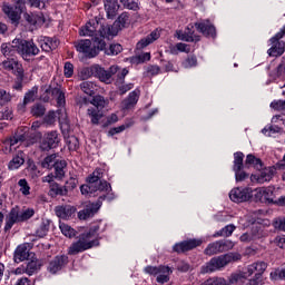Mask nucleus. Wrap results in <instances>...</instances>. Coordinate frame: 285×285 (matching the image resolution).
I'll return each mask as SVG.
<instances>
[{
  "label": "nucleus",
  "mask_w": 285,
  "mask_h": 285,
  "mask_svg": "<svg viewBox=\"0 0 285 285\" xmlns=\"http://www.w3.org/2000/svg\"><path fill=\"white\" fill-rule=\"evenodd\" d=\"M104 174L101 173V169H96L88 178H87V185L80 186V193L81 195H85L86 197H97L99 193H110L112 190V187L110 184L104 179Z\"/></svg>",
  "instance_id": "nucleus-1"
},
{
  "label": "nucleus",
  "mask_w": 285,
  "mask_h": 285,
  "mask_svg": "<svg viewBox=\"0 0 285 285\" xmlns=\"http://www.w3.org/2000/svg\"><path fill=\"white\" fill-rule=\"evenodd\" d=\"M90 104L92 107H89L87 109V115L91 119V124L98 125L99 121L101 120V117H104V109L106 106H108V100L104 98V96H94L91 100L87 98H82L80 100V107L83 108V106H88Z\"/></svg>",
  "instance_id": "nucleus-2"
},
{
  "label": "nucleus",
  "mask_w": 285,
  "mask_h": 285,
  "mask_svg": "<svg viewBox=\"0 0 285 285\" xmlns=\"http://www.w3.org/2000/svg\"><path fill=\"white\" fill-rule=\"evenodd\" d=\"M97 230H99V227H95L94 229L81 234L78 237V240L72 243L69 247V255H79V253H83V250H89V248H94V246H99V240L95 239Z\"/></svg>",
  "instance_id": "nucleus-3"
},
{
  "label": "nucleus",
  "mask_w": 285,
  "mask_h": 285,
  "mask_svg": "<svg viewBox=\"0 0 285 285\" xmlns=\"http://www.w3.org/2000/svg\"><path fill=\"white\" fill-rule=\"evenodd\" d=\"M239 259H242V255L237 253H228L213 257L209 262L202 266L200 273L206 275V273H215V271H222V268H226L228 264H233V262H239Z\"/></svg>",
  "instance_id": "nucleus-4"
},
{
  "label": "nucleus",
  "mask_w": 285,
  "mask_h": 285,
  "mask_svg": "<svg viewBox=\"0 0 285 285\" xmlns=\"http://www.w3.org/2000/svg\"><path fill=\"white\" fill-rule=\"evenodd\" d=\"M75 48L78 52H82L85 57H88V59H92L99 55L100 50H106V41L95 37L92 47V41L88 39L78 40L75 42Z\"/></svg>",
  "instance_id": "nucleus-5"
},
{
  "label": "nucleus",
  "mask_w": 285,
  "mask_h": 285,
  "mask_svg": "<svg viewBox=\"0 0 285 285\" xmlns=\"http://www.w3.org/2000/svg\"><path fill=\"white\" fill-rule=\"evenodd\" d=\"M13 46L18 52L22 57L24 61H30V57H37L39 55V47L32 40L26 39H13Z\"/></svg>",
  "instance_id": "nucleus-6"
},
{
  "label": "nucleus",
  "mask_w": 285,
  "mask_h": 285,
  "mask_svg": "<svg viewBox=\"0 0 285 285\" xmlns=\"http://www.w3.org/2000/svg\"><path fill=\"white\" fill-rule=\"evenodd\" d=\"M106 198L109 199V202L112 199V197L104 194L99 196L96 203H86L85 208L78 213V218L81 220H86L90 219L91 217H95V215L99 213V208H101V205L104 204V200Z\"/></svg>",
  "instance_id": "nucleus-7"
},
{
  "label": "nucleus",
  "mask_w": 285,
  "mask_h": 285,
  "mask_svg": "<svg viewBox=\"0 0 285 285\" xmlns=\"http://www.w3.org/2000/svg\"><path fill=\"white\" fill-rule=\"evenodd\" d=\"M94 77H97L102 83H112V77L119 72V66L112 65L109 69H105L99 65L92 66Z\"/></svg>",
  "instance_id": "nucleus-8"
},
{
  "label": "nucleus",
  "mask_w": 285,
  "mask_h": 285,
  "mask_svg": "<svg viewBox=\"0 0 285 285\" xmlns=\"http://www.w3.org/2000/svg\"><path fill=\"white\" fill-rule=\"evenodd\" d=\"M23 10H26V4L23 3L14 6L4 3L2 6V12H4V14L8 17L10 23L16 27L19 26L21 21V14L23 13Z\"/></svg>",
  "instance_id": "nucleus-9"
},
{
  "label": "nucleus",
  "mask_w": 285,
  "mask_h": 285,
  "mask_svg": "<svg viewBox=\"0 0 285 285\" xmlns=\"http://www.w3.org/2000/svg\"><path fill=\"white\" fill-rule=\"evenodd\" d=\"M243 169H244V153L237 151L234 154V167H233L236 181H244V179H248V174Z\"/></svg>",
  "instance_id": "nucleus-10"
},
{
  "label": "nucleus",
  "mask_w": 285,
  "mask_h": 285,
  "mask_svg": "<svg viewBox=\"0 0 285 285\" xmlns=\"http://www.w3.org/2000/svg\"><path fill=\"white\" fill-rule=\"evenodd\" d=\"M59 146V132L50 131L45 135L43 139L40 141L39 148L42 153H48L52 150V148H57Z\"/></svg>",
  "instance_id": "nucleus-11"
},
{
  "label": "nucleus",
  "mask_w": 285,
  "mask_h": 285,
  "mask_svg": "<svg viewBox=\"0 0 285 285\" xmlns=\"http://www.w3.org/2000/svg\"><path fill=\"white\" fill-rule=\"evenodd\" d=\"M250 197H253V190L250 188H234L229 193V199L236 204L248 202Z\"/></svg>",
  "instance_id": "nucleus-12"
},
{
  "label": "nucleus",
  "mask_w": 285,
  "mask_h": 285,
  "mask_svg": "<svg viewBox=\"0 0 285 285\" xmlns=\"http://www.w3.org/2000/svg\"><path fill=\"white\" fill-rule=\"evenodd\" d=\"M1 67L3 70H8V72H13L16 77H21L23 72V65L17 58H7L2 61Z\"/></svg>",
  "instance_id": "nucleus-13"
},
{
  "label": "nucleus",
  "mask_w": 285,
  "mask_h": 285,
  "mask_svg": "<svg viewBox=\"0 0 285 285\" xmlns=\"http://www.w3.org/2000/svg\"><path fill=\"white\" fill-rule=\"evenodd\" d=\"M267 268L268 263L258 261L247 266V272L245 273V275H248V277H250V275H255L254 277L262 278Z\"/></svg>",
  "instance_id": "nucleus-14"
},
{
  "label": "nucleus",
  "mask_w": 285,
  "mask_h": 285,
  "mask_svg": "<svg viewBox=\"0 0 285 285\" xmlns=\"http://www.w3.org/2000/svg\"><path fill=\"white\" fill-rule=\"evenodd\" d=\"M197 246H202V240L189 239L175 244L173 250L174 253H187V250H193V248H197Z\"/></svg>",
  "instance_id": "nucleus-15"
},
{
  "label": "nucleus",
  "mask_w": 285,
  "mask_h": 285,
  "mask_svg": "<svg viewBox=\"0 0 285 285\" xmlns=\"http://www.w3.org/2000/svg\"><path fill=\"white\" fill-rule=\"evenodd\" d=\"M68 264V256H56L52 261H50L48 271L52 275H56V273H59L61 268H65V266Z\"/></svg>",
  "instance_id": "nucleus-16"
},
{
  "label": "nucleus",
  "mask_w": 285,
  "mask_h": 285,
  "mask_svg": "<svg viewBox=\"0 0 285 285\" xmlns=\"http://www.w3.org/2000/svg\"><path fill=\"white\" fill-rule=\"evenodd\" d=\"M195 28L198 30V32H202V35H204L205 37L215 38L217 35L215 26H213L208 20L203 22H196Z\"/></svg>",
  "instance_id": "nucleus-17"
},
{
  "label": "nucleus",
  "mask_w": 285,
  "mask_h": 285,
  "mask_svg": "<svg viewBox=\"0 0 285 285\" xmlns=\"http://www.w3.org/2000/svg\"><path fill=\"white\" fill-rule=\"evenodd\" d=\"M75 213H77V208L70 205H60L55 207V214L59 219H70Z\"/></svg>",
  "instance_id": "nucleus-18"
},
{
  "label": "nucleus",
  "mask_w": 285,
  "mask_h": 285,
  "mask_svg": "<svg viewBox=\"0 0 285 285\" xmlns=\"http://www.w3.org/2000/svg\"><path fill=\"white\" fill-rule=\"evenodd\" d=\"M39 46L43 52H52L59 48V41L57 38L43 37L40 38Z\"/></svg>",
  "instance_id": "nucleus-19"
},
{
  "label": "nucleus",
  "mask_w": 285,
  "mask_h": 285,
  "mask_svg": "<svg viewBox=\"0 0 285 285\" xmlns=\"http://www.w3.org/2000/svg\"><path fill=\"white\" fill-rule=\"evenodd\" d=\"M98 39H108V37H117L119 28L117 24H102L99 29Z\"/></svg>",
  "instance_id": "nucleus-20"
},
{
  "label": "nucleus",
  "mask_w": 285,
  "mask_h": 285,
  "mask_svg": "<svg viewBox=\"0 0 285 285\" xmlns=\"http://www.w3.org/2000/svg\"><path fill=\"white\" fill-rule=\"evenodd\" d=\"M98 28H99V21L91 20L80 29V37H94L95 39V37H99V35H97Z\"/></svg>",
  "instance_id": "nucleus-21"
},
{
  "label": "nucleus",
  "mask_w": 285,
  "mask_h": 285,
  "mask_svg": "<svg viewBox=\"0 0 285 285\" xmlns=\"http://www.w3.org/2000/svg\"><path fill=\"white\" fill-rule=\"evenodd\" d=\"M20 223H21V216H20L19 208L17 207L12 208L9 215L7 216L4 230L8 232L14 226V224H20Z\"/></svg>",
  "instance_id": "nucleus-22"
},
{
  "label": "nucleus",
  "mask_w": 285,
  "mask_h": 285,
  "mask_svg": "<svg viewBox=\"0 0 285 285\" xmlns=\"http://www.w3.org/2000/svg\"><path fill=\"white\" fill-rule=\"evenodd\" d=\"M30 257V249H28V244L19 245L13 255V259L16 264H20V262H26Z\"/></svg>",
  "instance_id": "nucleus-23"
},
{
  "label": "nucleus",
  "mask_w": 285,
  "mask_h": 285,
  "mask_svg": "<svg viewBox=\"0 0 285 285\" xmlns=\"http://www.w3.org/2000/svg\"><path fill=\"white\" fill-rule=\"evenodd\" d=\"M177 35H178V39L180 41H187V43H193V42L200 41L199 36H195V31L193 30V26L187 27L185 29V32L178 31Z\"/></svg>",
  "instance_id": "nucleus-24"
},
{
  "label": "nucleus",
  "mask_w": 285,
  "mask_h": 285,
  "mask_svg": "<svg viewBox=\"0 0 285 285\" xmlns=\"http://www.w3.org/2000/svg\"><path fill=\"white\" fill-rule=\"evenodd\" d=\"M105 10L107 12L108 19H112V17H117V12H119V1L118 0H105Z\"/></svg>",
  "instance_id": "nucleus-25"
},
{
  "label": "nucleus",
  "mask_w": 285,
  "mask_h": 285,
  "mask_svg": "<svg viewBox=\"0 0 285 285\" xmlns=\"http://www.w3.org/2000/svg\"><path fill=\"white\" fill-rule=\"evenodd\" d=\"M0 52L6 57V59H12L14 58V55H17V47H14V40H12V43L4 42L0 47Z\"/></svg>",
  "instance_id": "nucleus-26"
},
{
  "label": "nucleus",
  "mask_w": 285,
  "mask_h": 285,
  "mask_svg": "<svg viewBox=\"0 0 285 285\" xmlns=\"http://www.w3.org/2000/svg\"><path fill=\"white\" fill-rule=\"evenodd\" d=\"M139 101V94L135 90L131 91L127 99L121 102L122 110H130V108H135Z\"/></svg>",
  "instance_id": "nucleus-27"
},
{
  "label": "nucleus",
  "mask_w": 285,
  "mask_h": 285,
  "mask_svg": "<svg viewBox=\"0 0 285 285\" xmlns=\"http://www.w3.org/2000/svg\"><path fill=\"white\" fill-rule=\"evenodd\" d=\"M275 167H266L263 170H261L257 181L258 184H266V181H271L275 175Z\"/></svg>",
  "instance_id": "nucleus-28"
},
{
  "label": "nucleus",
  "mask_w": 285,
  "mask_h": 285,
  "mask_svg": "<svg viewBox=\"0 0 285 285\" xmlns=\"http://www.w3.org/2000/svg\"><path fill=\"white\" fill-rule=\"evenodd\" d=\"M160 35L159 31L155 30L150 35H148L146 38L141 39L137 43V50H141L142 48H146L147 46H150L154 41H157L159 39Z\"/></svg>",
  "instance_id": "nucleus-29"
},
{
  "label": "nucleus",
  "mask_w": 285,
  "mask_h": 285,
  "mask_svg": "<svg viewBox=\"0 0 285 285\" xmlns=\"http://www.w3.org/2000/svg\"><path fill=\"white\" fill-rule=\"evenodd\" d=\"M170 273H173V271H170V267L161 265L159 273L157 274L158 276L156 278V282H158V284H166L170 282Z\"/></svg>",
  "instance_id": "nucleus-30"
},
{
  "label": "nucleus",
  "mask_w": 285,
  "mask_h": 285,
  "mask_svg": "<svg viewBox=\"0 0 285 285\" xmlns=\"http://www.w3.org/2000/svg\"><path fill=\"white\" fill-rule=\"evenodd\" d=\"M66 195H68V193L66 191L63 186L57 183H52L50 185L49 197H66Z\"/></svg>",
  "instance_id": "nucleus-31"
},
{
  "label": "nucleus",
  "mask_w": 285,
  "mask_h": 285,
  "mask_svg": "<svg viewBox=\"0 0 285 285\" xmlns=\"http://www.w3.org/2000/svg\"><path fill=\"white\" fill-rule=\"evenodd\" d=\"M68 164L66 160H58L56 161V165H53L56 179H63L66 177V167Z\"/></svg>",
  "instance_id": "nucleus-32"
},
{
  "label": "nucleus",
  "mask_w": 285,
  "mask_h": 285,
  "mask_svg": "<svg viewBox=\"0 0 285 285\" xmlns=\"http://www.w3.org/2000/svg\"><path fill=\"white\" fill-rule=\"evenodd\" d=\"M269 57H282V53L285 52L284 42H275L273 47L268 49Z\"/></svg>",
  "instance_id": "nucleus-33"
},
{
  "label": "nucleus",
  "mask_w": 285,
  "mask_h": 285,
  "mask_svg": "<svg viewBox=\"0 0 285 285\" xmlns=\"http://www.w3.org/2000/svg\"><path fill=\"white\" fill-rule=\"evenodd\" d=\"M39 261L37 258H32L28 261L24 265V272L27 275H35L39 271Z\"/></svg>",
  "instance_id": "nucleus-34"
},
{
  "label": "nucleus",
  "mask_w": 285,
  "mask_h": 285,
  "mask_svg": "<svg viewBox=\"0 0 285 285\" xmlns=\"http://www.w3.org/2000/svg\"><path fill=\"white\" fill-rule=\"evenodd\" d=\"M80 89L82 90V92H85V95H89V97H92V95L97 92V85H95V82L92 81H83L82 83H80Z\"/></svg>",
  "instance_id": "nucleus-35"
},
{
  "label": "nucleus",
  "mask_w": 285,
  "mask_h": 285,
  "mask_svg": "<svg viewBox=\"0 0 285 285\" xmlns=\"http://www.w3.org/2000/svg\"><path fill=\"white\" fill-rule=\"evenodd\" d=\"M58 160L57 154H51L41 161V167L47 168V170H52Z\"/></svg>",
  "instance_id": "nucleus-36"
},
{
  "label": "nucleus",
  "mask_w": 285,
  "mask_h": 285,
  "mask_svg": "<svg viewBox=\"0 0 285 285\" xmlns=\"http://www.w3.org/2000/svg\"><path fill=\"white\" fill-rule=\"evenodd\" d=\"M204 253H205V255H208L209 257L222 253V245H219V240L209 244L205 248Z\"/></svg>",
  "instance_id": "nucleus-37"
},
{
  "label": "nucleus",
  "mask_w": 285,
  "mask_h": 285,
  "mask_svg": "<svg viewBox=\"0 0 285 285\" xmlns=\"http://www.w3.org/2000/svg\"><path fill=\"white\" fill-rule=\"evenodd\" d=\"M23 164H26V159L21 156H16L9 161L8 168L9 170H19Z\"/></svg>",
  "instance_id": "nucleus-38"
},
{
  "label": "nucleus",
  "mask_w": 285,
  "mask_h": 285,
  "mask_svg": "<svg viewBox=\"0 0 285 285\" xmlns=\"http://www.w3.org/2000/svg\"><path fill=\"white\" fill-rule=\"evenodd\" d=\"M245 166H254L257 170L262 169V159L253 156V154L247 155L245 160Z\"/></svg>",
  "instance_id": "nucleus-39"
},
{
  "label": "nucleus",
  "mask_w": 285,
  "mask_h": 285,
  "mask_svg": "<svg viewBox=\"0 0 285 285\" xmlns=\"http://www.w3.org/2000/svg\"><path fill=\"white\" fill-rule=\"evenodd\" d=\"M275 188L274 187H264V202L265 204H275Z\"/></svg>",
  "instance_id": "nucleus-40"
},
{
  "label": "nucleus",
  "mask_w": 285,
  "mask_h": 285,
  "mask_svg": "<svg viewBox=\"0 0 285 285\" xmlns=\"http://www.w3.org/2000/svg\"><path fill=\"white\" fill-rule=\"evenodd\" d=\"M50 230V220H42L38 229L36 230L37 237H46Z\"/></svg>",
  "instance_id": "nucleus-41"
},
{
  "label": "nucleus",
  "mask_w": 285,
  "mask_h": 285,
  "mask_svg": "<svg viewBox=\"0 0 285 285\" xmlns=\"http://www.w3.org/2000/svg\"><path fill=\"white\" fill-rule=\"evenodd\" d=\"M128 21H130V17L128 16V13L124 12L114 22V26H116V28H118V32H119V30H121V28H126V24L128 23Z\"/></svg>",
  "instance_id": "nucleus-42"
},
{
  "label": "nucleus",
  "mask_w": 285,
  "mask_h": 285,
  "mask_svg": "<svg viewBox=\"0 0 285 285\" xmlns=\"http://www.w3.org/2000/svg\"><path fill=\"white\" fill-rule=\"evenodd\" d=\"M235 225H227L223 229L215 233L214 237H230L235 233Z\"/></svg>",
  "instance_id": "nucleus-43"
},
{
  "label": "nucleus",
  "mask_w": 285,
  "mask_h": 285,
  "mask_svg": "<svg viewBox=\"0 0 285 285\" xmlns=\"http://www.w3.org/2000/svg\"><path fill=\"white\" fill-rule=\"evenodd\" d=\"M249 234L252 235L253 242L262 239V237H266V233L264 232L262 226H253Z\"/></svg>",
  "instance_id": "nucleus-44"
},
{
  "label": "nucleus",
  "mask_w": 285,
  "mask_h": 285,
  "mask_svg": "<svg viewBox=\"0 0 285 285\" xmlns=\"http://www.w3.org/2000/svg\"><path fill=\"white\" fill-rule=\"evenodd\" d=\"M102 50H105L106 55L115 57V56L119 55L124 50V48L119 43H112L109 46L108 49H106V47H105V49H102Z\"/></svg>",
  "instance_id": "nucleus-45"
},
{
  "label": "nucleus",
  "mask_w": 285,
  "mask_h": 285,
  "mask_svg": "<svg viewBox=\"0 0 285 285\" xmlns=\"http://www.w3.org/2000/svg\"><path fill=\"white\" fill-rule=\"evenodd\" d=\"M39 92V88L33 87L31 90H29L23 98L24 104H32L35 99H37V95Z\"/></svg>",
  "instance_id": "nucleus-46"
},
{
  "label": "nucleus",
  "mask_w": 285,
  "mask_h": 285,
  "mask_svg": "<svg viewBox=\"0 0 285 285\" xmlns=\"http://www.w3.org/2000/svg\"><path fill=\"white\" fill-rule=\"evenodd\" d=\"M31 115L33 117H43L46 115V107L41 104H36L31 108Z\"/></svg>",
  "instance_id": "nucleus-47"
},
{
  "label": "nucleus",
  "mask_w": 285,
  "mask_h": 285,
  "mask_svg": "<svg viewBox=\"0 0 285 285\" xmlns=\"http://www.w3.org/2000/svg\"><path fill=\"white\" fill-rule=\"evenodd\" d=\"M24 137L23 135L20 136H11L4 140V146H9V148H12L17 146L20 141H23Z\"/></svg>",
  "instance_id": "nucleus-48"
},
{
  "label": "nucleus",
  "mask_w": 285,
  "mask_h": 285,
  "mask_svg": "<svg viewBox=\"0 0 285 285\" xmlns=\"http://www.w3.org/2000/svg\"><path fill=\"white\" fill-rule=\"evenodd\" d=\"M18 186L20 187V193L24 195V197H28L30 195V185L28 184V180L26 178H22L18 181Z\"/></svg>",
  "instance_id": "nucleus-49"
},
{
  "label": "nucleus",
  "mask_w": 285,
  "mask_h": 285,
  "mask_svg": "<svg viewBox=\"0 0 285 285\" xmlns=\"http://www.w3.org/2000/svg\"><path fill=\"white\" fill-rule=\"evenodd\" d=\"M170 50H171L173 55H177V51L178 52H190V47L184 42H178Z\"/></svg>",
  "instance_id": "nucleus-50"
},
{
  "label": "nucleus",
  "mask_w": 285,
  "mask_h": 285,
  "mask_svg": "<svg viewBox=\"0 0 285 285\" xmlns=\"http://www.w3.org/2000/svg\"><path fill=\"white\" fill-rule=\"evenodd\" d=\"M35 217V209L27 208L20 212V223L28 222V219H32Z\"/></svg>",
  "instance_id": "nucleus-51"
},
{
  "label": "nucleus",
  "mask_w": 285,
  "mask_h": 285,
  "mask_svg": "<svg viewBox=\"0 0 285 285\" xmlns=\"http://www.w3.org/2000/svg\"><path fill=\"white\" fill-rule=\"evenodd\" d=\"M67 145L69 150H78L79 149V138L76 136H69L67 138Z\"/></svg>",
  "instance_id": "nucleus-52"
},
{
  "label": "nucleus",
  "mask_w": 285,
  "mask_h": 285,
  "mask_svg": "<svg viewBox=\"0 0 285 285\" xmlns=\"http://www.w3.org/2000/svg\"><path fill=\"white\" fill-rule=\"evenodd\" d=\"M60 230L65 237H75V229H72V227L69 225L60 223Z\"/></svg>",
  "instance_id": "nucleus-53"
},
{
  "label": "nucleus",
  "mask_w": 285,
  "mask_h": 285,
  "mask_svg": "<svg viewBox=\"0 0 285 285\" xmlns=\"http://www.w3.org/2000/svg\"><path fill=\"white\" fill-rule=\"evenodd\" d=\"M79 184V180L77 178H69L66 181V185L63 186L66 189V193H70V190H75L77 188V185Z\"/></svg>",
  "instance_id": "nucleus-54"
},
{
  "label": "nucleus",
  "mask_w": 285,
  "mask_h": 285,
  "mask_svg": "<svg viewBox=\"0 0 285 285\" xmlns=\"http://www.w3.org/2000/svg\"><path fill=\"white\" fill-rule=\"evenodd\" d=\"M119 2L128 10H139V4L135 0H119Z\"/></svg>",
  "instance_id": "nucleus-55"
},
{
  "label": "nucleus",
  "mask_w": 285,
  "mask_h": 285,
  "mask_svg": "<svg viewBox=\"0 0 285 285\" xmlns=\"http://www.w3.org/2000/svg\"><path fill=\"white\" fill-rule=\"evenodd\" d=\"M150 61V52H145L132 58L134 63H144Z\"/></svg>",
  "instance_id": "nucleus-56"
},
{
  "label": "nucleus",
  "mask_w": 285,
  "mask_h": 285,
  "mask_svg": "<svg viewBox=\"0 0 285 285\" xmlns=\"http://www.w3.org/2000/svg\"><path fill=\"white\" fill-rule=\"evenodd\" d=\"M117 75V79H116V83L117 86H121V83H124L126 76L128 75V69L124 68V69H118Z\"/></svg>",
  "instance_id": "nucleus-57"
},
{
  "label": "nucleus",
  "mask_w": 285,
  "mask_h": 285,
  "mask_svg": "<svg viewBox=\"0 0 285 285\" xmlns=\"http://www.w3.org/2000/svg\"><path fill=\"white\" fill-rule=\"evenodd\" d=\"M220 246V253H226V250H230L235 244L232 240H218Z\"/></svg>",
  "instance_id": "nucleus-58"
},
{
  "label": "nucleus",
  "mask_w": 285,
  "mask_h": 285,
  "mask_svg": "<svg viewBox=\"0 0 285 285\" xmlns=\"http://www.w3.org/2000/svg\"><path fill=\"white\" fill-rule=\"evenodd\" d=\"M0 101H2V104H10V101H12V94L0 88Z\"/></svg>",
  "instance_id": "nucleus-59"
},
{
  "label": "nucleus",
  "mask_w": 285,
  "mask_h": 285,
  "mask_svg": "<svg viewBox=\"0 0 285 285\" xmlns=\"http://www.w3.org/2000/svg\"><path fill=\"white\" fill-rule=\"evenodd\" d=\"M92 75H95V70L92 69V66L90 68H83L80 71V79L86 80V79H90V77H92Z\"/></svg>",
  "instance_id": "nucleus-60"
},
{
  "label": "nucleus",
  "mask_w": 285,
  "mask_h": 285,
  "mask_svg": "<svg viewBox=\"0 0 285 285\" xmlns=\"http://www.w3.org/2000/svg\"><path fill=\"white\" fill-rule=\"evenodd\" d=\"M273 226H274V228H276V230H283L285 233V217L276 218L273 222Z\"/></svg>",
  "instance_id": "nucleus-61"
},
{
  "label": "nucleus",
  "mask_w": 285,
  "mask_h": 285,
  "mask_svg": "<svg viewBox=\"0 0 285 285\" xmlns=\"http://www.w3.org/2000/svg\"><path fill=\"white\" fill-rule=\"evenodd\" d=\"M176 268L180 273H188L190 271V264L186 263L185 261H180L177 263Z\"/></svg>",
  "instance_id": "nucleus-62"
},
{
  "label": "nucleus",
  "mask_w": 285,
  "mask_h": 285,
  "mask_svg": "<svg viewBox=\"0 0 285 285\" xmlns=\"http://www.w3.org/2000/svg\"><path fill=\"white\" fill-rule=\"evenodd\" d=\"M195 66H197V57H195V56H189L184 61V67L185 68H195Z\"/></svg>",
  "instance_id": "nucleus-63"
},
{
  "label": "nucleus",
  "mask_w": 285,
  "mask_h": 285,
  "mask_svg": "<svg viewBox=\"0 0 285 285\" xmlns=\"http://www.w3.org/2000/svg\"><path fill=\"white\" fill-rule=\"evenodd\" d=\"M271 108L274 110H285V100H274L271 104Z\"/></svg>",
  "instance_id": "nucleus-64"
}]
</instances>
